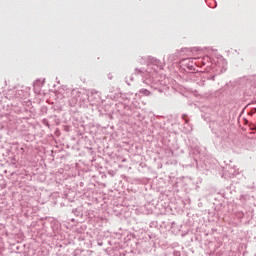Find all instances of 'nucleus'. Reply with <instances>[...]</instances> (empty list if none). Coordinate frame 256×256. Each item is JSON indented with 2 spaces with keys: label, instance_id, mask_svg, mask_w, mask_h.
Instances as JSON below:
<instances>
[{
  "label": "nucleus",
  "instance_id": "obj_1",
  "mask_svg": "<svg viewBox=\"0 0 256 256\" xmlns=\"http://www.w3.org/2000/svg\"><path fill=\"white\" fill-rule=\"evenodd\" d=\"M140 93H142L143 95H146V96L151 95V92H149V90H147V89L140 90Z\"/></svg>",
  "mask_w": 256,
  "mask_h": 256
}]
</instances>
